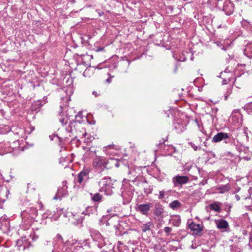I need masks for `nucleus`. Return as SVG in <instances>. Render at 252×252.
<instances>
[{
    "label": "nucleus",
    "mask_w": 252,
    "mask_h": 252,
    "mask_svg": "<svg viewBox=\"0 0 252 252\" xmlns=\"http://www.w3.org/2000/svg\"><path fill=\"white\" fill-rule=\"evenodd\" d=\"M114 158L106 159L104 157H96L94 158L93 162V165L96 169L99 170V172L101 173L104 169H109L112 166H109L110 162H115Z\"/></svg>",
    "instance_id": "nucleus-1"
},
{
    "label": "nucleus",
    "mask_w": 252,
    "mask_h": 252,
    "mask_svg": "<svg viewBox=\"0 0 252 252\" xmlns=\"http://www.w3.org/2000/svg\"><path fill=\"white\" fill-rule=\"evenodd\" d=\"M99 191L104 192L107 195H111L113 193L112 189L114 188L112 180L110 177H104L99 182Z\"/></svg>",
    "instance_id": "nucleus-2"
},
{
    "label": "nucleus",
    "mask_w": 252,
    "mask_h": 252,
    "mask_svg": "<svg viewBox=\"0 0 252 252\" xmlns=\"http://www.w3.org/2000/svg\"><path fill=\"white\" fill-rule=\"evenodd\" d=\"M223 141L225 144L229 143L231 142L230 135L227 133L219 132L212 138V142L218 143Z\"/></svg>",
    "instance_id": "nucleus-3"
},
{
    "label": "nucleus",
    "mask_w": 252,
    "mask_h": 252,
    "mask_svg": "<svg viewBox=\"0 0 252 252\" xmlns=\"http://www.w3.org/2000/svg\"><path fill=\"white\" fill-rule=\"evenodd\" d=\"M189 181V178L186 176L177 175L174 177L172 179V182L175 187L185 184L188 183Z\"/></svg>",
    "instance_id": "nucleus-4"
},
{
    "label": "nucleus",
    "mask_w": 252,
    "mask_h": 252,
    "mask_svg": "<svg viewBox=\"0 0 252 252\" xmlns=\"http://www.w3.org/2000/svg\"><path fill=\"white\" fill-rule=\"evenodd\" d=\"M152 207L151 203L147 204H140L137 206L136 210L137 211L140 212L142 215L147 216L148 212L150 210L151 208Z\"/></svg>",
    "instance_id": "nucleus-5"
},
{
    "label": "nucleus",
    "mask_w": 252,
    "mask_h": 252,
    "mask_svg": "<svg viewBox=\"0 0 252 252\" xmlns=\"http://www.w3.org/2000/svg\"><path fill=\"white\" fill-rule=\"evenodd\" d=\"M73 127H75L76 128H80L81 127V125L79 124H76V122H70L69 124L65 127V131L67 132V134L66 135L64 138H66L68 137L71 136V133L73 131Z\"/></svg>",
    "instance_id": "nucleus-6"
},
{
    "label": "nucleus",
    "mask_w": 252,
    "mask_h": 252,
    "mask_svg": "<svg viewBox=\"0 0 252 252\" xmlns=\"http://www.w3.org/2000/svg\"><path fill=\"white\" fill-rule=\"evenodd\" d=\"M189 228L195 235L199 234L203 230L202 225L199 224H196L194 222L190 223V224L189 225Z\"/></svg>",
    "instance_id": "nucleus-7"
},
{
    "label": "nucleus",
    "mask_w": 252,
    "mask_h": 252,
    "mask_svg": "<svg viewBox=\"0 0 252 252\" xmlns=\"http://www.w3.org/2000/svg\"><path fill=\"white\" fill-rule=\"evenodd\" d=\"M164 212V208L163 206L159 203H156L155 205V210L154 215L157 217H160L162 216Z\"/></svg>",
    "instance_id": "nucleus-8"
},
{
    "label": "nucleus",
    "mask_w": 252,
    "mask_h": 252,
    "mask_svg": "<svg viewBox=\"0 0 252 252\" xmlns=\"http://www.w3.org/2000/svg\"><path fill=\"white\" fill-rule=\"evenodd\" d=\"M72 223L75 225L81 224L83 221V218L77 214H72Z\"/></svg>",
    "instance_id": "nucleus-9"
},
{
    "label": "nucleus",
    "mask_w": 252,
    "mask_h": 252,
    "mask_svg": "<svg viewBox=\"0 0 252 252\" xmlns=\"http://www.w3.org/2000/svg\"><path fill=\"white\" fill-rule=\"evenodd\" d=\"M81 62L85 65H88L90 64L89 62L91 59H93V56H90L89 55H82L80 56Z\"/></svg>",
    "instance_id": "nucleus-10"
},
{
    "label": "nucleus",
    "mask_w": 252,
    "mask_h": 252,
    "mask_svg": "<svg viewBox=\"0 0 252 252\" xmlns=\"http://www.w3.org/2000/svg\"><path fill=\"white\" fill-rule=\"evenodd\" d=\"M217 227L219 229H227L229 227L228 222L224 220H220L217 222Z\"/></svg>",
    "instance_id": "nucleus-11"
},
{
    "label": "nucleus",
    "mask_w": 252,
    "mask_h": 252,
    "mask_svg": "<svg viewBox=\"0 0 252 252\" xmlns=\"http://www.w3.org/2000/svg\"><path fill=\"white\" fill-rule=\"evenodd\" d=\"M232 8V4L230 1H226L223 4V10L225 11L227 14L231 13V9Z\"/></svg>",
    "instance_id": "nucleus-12"
},
{
    "label": "nucleus",
    "mask_w": 252,
    "mask_h": 252,
    "mask_svg": "<svg viewBox=\"0 0 252 252\" xmlns=\"http://www.w3.org/2000/svg\"><path fill=\"white\" fill-rule=\"evenodd\" d=\"M220 204H221L219 202H215L214 203L209 205V207L210 209H211V210L216 212L220 213L221 211V208L220 206Z\"/></svg>",
    "instance_id": "nucleus-13"
},
{
    "label": "nucleus",
    "mask_w": 252,
    "mask_h": 252,
    "mask_svg": "<svg viewBox=\"0 0 252 252\" xmlns=\"http://www.w3.org/2000/svg\"><path fill=\"white\" fill-rule=\"evenodd\" d=\"M90 196L92 200L95 202H99L101 201L102 199V195L99 193H96L94 194L91 193Z\"/></svg>",
    "instance_id": "nucleus-14"
},
{
    "label": "nucleus",
    "mask_w": 252,
    "mask_h": 252,
    "mask_svg": "<svg viewBox=\"0 0 252 252\" xmlns=\"http://www.w3.org/2000/svg\"><path fill=\"white\" fill-rule=\"evenodd\" d=\"M92 236L94 238V239L98 241L99 242H101L103 239V236L98 231L94 232L92 234Z\"/></svg>",
    "instance_id": "nucleus-15"
},
{
    "label": "nucleus",
    "mask_w": 252,
    "mask_h": 252,
    "mask_svg": "<svg viewBox=\"0 0 252 252\" xmlns=\"http://www.w3.org/2000/svg\"><path fill=\"white\" fill-rule=\"evenodd\" d=\"M230 189L229 186L228 185H223L218 188V190L220 193H224L227 192Z\"/></svg>",
    "instance_id": "nucleus-16"
},
{
    "label": "nucleus",
    "mask_w": 252,
    "mask_h": 252,
    "mask_svg": "<svg viewBox=\"0 0 252 252\" xmlns=\"http://www.w3.org/2000/svg\"><path fill=\"white\" fill-rule=\"evenodd\" d=\"M67 187L62 188L58 189L57 193L59 195V198H61L65 195L67 192Z\"/></svg>",
    "instance_id": "nucleus-17"
},
{
    "label": "nucleus",
    "mask_w": 252,
    "mask_h": 252,
    "mask_svg": "<svg viewBox=\"0 0 252 252\" xmlns=\"http://www.w3.org/2000/svg\"><path fill=\"white\" fill-rule=\"evenodd\" d=\"M181 203L178 200H174L170 203L169 206L173 209H176L180 207Z\"/></svg>",
    "instance_id": "nucleus-18"
},
{
    "label": "nucleus",
    "mask_w": 252,
    "mask_h": 252,
    "mask_svg": "<svg viewBox=\"0 0 252 252\" xmlns=\"http://www.w3.org/2000/svg\"><path fill=\"white\" fill-rule=\"evenodd\" d=\"M83 116L82 113L79 112L75 116L76 124L80 125V123L83 121Z\"/></svg>",
    "instance_id": "nucleus-19"
},
{
    "label": "nucleus",
    "mask_w": 252,
    "mask_h": 252,
    "mask_svg": "<svg viewBox=\"0 0 252 252\" xmlns=\"http://www.w3.org/2000/svg\"><path fill=\"white\" fill-rule=\"evenodd\" d=\"M89 173V170L87 169H83L82 171H81L79 174L82 176V177L85 179L86 177L88 178V175Z\"/></svg>",
    "instance_id": "nucleus-20"
},
{
    "label": "nucleus",
    "mask_w": 252,
    "mask_h": 252,
    "mask_svg": "<svg viewBox=\"0 0 252 252\" xmlns=\"http://www.w3.org/2000/svg\"><path fill=\"white\" fill-rule=\"evenodd\" d=\"M151 225V222H150L145 223V224H144L142 226V231L146 232L147 230H150Z\"/></svg>",
    "instance_id": "nucleus-21"
},
{
    "label": "nucleus",
    "mask_w": 252,
    "mask_h": 252,
    "mask_svg": "<svg viewBox=\"0 0 252 252\" xmlns=\"http://www.w3.org/2000/svg\"><path fill=\"white\" fill-rule=\"evenodd\" d=\"M93 208L92 207L89 206L86 208L85 212H83L82 214H84L86 215H90L91 214H93Z\"/></svg>",
    "instance_id": "nucleus-22"
},
{
    "label": "nucleus",
    "mask_w": 252,
    "mask_h": 252,
    "mask_svg": "<svg viewBox=\"0 0 252 252\" xmlns=\"http://www.w3.org/2000/svg\"><path fill=\"white\" fill-rule=\"evenodd\" d=\"M60 122L62 124L63 126H64L65 125L68 123V119L66 118H60L59 119Z\"/></svg>",
    "instance_id": "nucleus-23"
},
{
    "label": "nucleus",
    "mask_w": 252,
    "mask_h": 252,
    "mask_svg": "<svg viewBox=\"0 0 252 252\" xmlns=\"http://www.w3.org/2000/svg\"><path fill=\"white\" fill-rule=\"evenodd\" d=\"M189 145L194 149V151H197L201 150V147L195 146L193 143L189 142Z\"/></svg>",
    "instance_id": "nucleus-24"
},
{
    "label": "nucleus",
    "mask_w": 252,
    "mask_h": 252,
    "mask_svg": "<svg viewBox=\"0 0 252 252\" xmlns=\"http://www.w3.org/2000/svg\"><path fill=\"white\" fill-rule=\"evenodd\" d=\"M172 230V228L169 227H165L164 228V231L168 235L171 232Z\"/></svg>",
    "instance_id": "nucleus-25"
},
{
    "label": "nucleus",
    "mask_w": 252,
    "mask_h": 252,
    "mask_svg": "<svg viewBox=\"0 0 252 252\" xmlns=\"http://www.w3.org/2000/svg\"><path fill=\"white\" fill-rule=\"evenodd\" d=\"M164 195H165V191H163V190L160 191L159 194L158 196V198L159 199H162L164 198Z\"/></svg>",
    "instance_id": "nucleus-26"
},
{
    "label": "nucleus",
    "mask_w": 252,
    "mask_h": 252,
    "mask_svg": "<svg viewBox=\"0 0 252 252\" xmlns=\"http://www.w3.org/2000/svg\"><path fill=\"white\" fill-rule=\"evenodd\" d=\"M174 222H173V225L178 226L181 223V220L178 219L177 220H173Z\"/></svg>",
    "instance_id": "nucleus-27"
},
{
    "label": "nucleus",
    "mask_w": 252,
    "mask_h": 252,
    "mask_svg": "<svg viewBox=\"0 0 252 252\" xmlns=\"http://www.w3.org/2000/svg\"><path fill=\"white\" fill-rule=\"evenodd\" d=\"M31 236L32 237V239L33 241H35L38 238V235H36L34 232L31 234Z\"/></svg>",
    "instance_id": "nucleus-28"
},
{
    "label": "nucleus",
    "mask_w": 252,
    "mask_h": 252,
    "mask_svg": "<svg viewBox=\"0 0 252 252\" xmlns=\"http://www.w3.org/2000/svg\"><path fill=\"white\" fill-rule=\"evenodd\" d=\"M249 245L252 248V231L250 234Z\"/></svg>",
    "instance_id": "nucleus-29"
},
{
    "label": "nucleus",
    "mask_w": 252,
    "mask_h": 252,
    "mask_svg": "<svg viewBox=\"0 0 252 252\" xmlns=\"http://www.w3.org/2000/svg\"><path fill=\"white\" fill-rule=\"evenodd\" d=\"M77 179V182L79 184H81L83 181L84 180L82 176H80L79 174L78 175Z\"/></svg>",
    "instance_id": "nucleus-30"
},
{
    "label": "nucleus",
    "mask_w": 252,
    "mask_h": 252,
    "mask_svg": "<svg viewBox=\"0 0 252 252\" xmlns=\"http://www.w3.org/2000/svg\"><path fill=\"white\" fill-rule=\"evenodd\" d=\"M174 128L178 130H180V131L182 130V128H181L180 125L178 123L174 124Z\"/></svg>",
    "instance_id": "nucleus-31"
},
{
    "label": "nucleus",
    "mask_w": 252,
    "mask_h": 252,
    "mask_svg": "<svg viewBox=\"0 0 252 252\" xmlns=\"http://www.w3.org/2000/svg\"><path fill=\"white\" fill-rule=\"evenodd\" d=\"M115 162H110V163L111 164V165H112V164H115V166H116L117 167H118L119 166V162L116 160L115 159Z\"/></svg>",
    "instance_id": "nucleus-32"
},
{
    "label": "nucleus",
    "mask_w": 252,
    "mask_h": 252,
    "mask_svg": "<svg viewBox=\"0 0 252 252\" xmlns=\"http://www.w3.org/2000/svg\"><path fill=\"white\" fill-rule=\"evenodd\" d=\"M248 127H245L244 128V133L245 134L246 136L247 137H248V133H247V131H248Z\"/></svg>",
    "instance_id": "nucleus-33"
},
{
    "label": "nucleus",
    "mask_w": 252,
    "mask_h": 252,
    "mask_svg": "<svg viewBox=\"0 0 252 252\" xmlns=\"http://www.w3.org/2000/svg\"><path fill=\"white\" fill-rule=\"evenodd\" d=\"M237 114L233 115L232 116V118H240L241 116L238 111H236Z\"/></svg>",
    "instance_id": "nucleus-34"
},
{
    "label": "nucleus",
    "mask_w": 252,
    "mask_h": 252,
    "mask_svg": "<svg viewBox=\"0 0 252 252\" xmlns=\"http://www.w3.org/2000/svg\"><path fill=\"white\" fill-rule=\"evenodd\" d=\"M113 77V76H110L108 79L106 80V82L108 83H110L112 82V78Z\"/></svg>",
    "instance_id": "nucleus-35"
},
{
    "label": "nucleus",
    "mask_w": 252,
    "mask_h": 252,
    "mask_svg": "<svg viewBox=\"0 0 252 252\" xmlns=\"http://www.w3.org/2000/svg\"><path fill=\"white\" fill-rule=\"evenodd\" d=\"M49 137L51 140H53L54 139V137H57L58 139H60V138L57 135H50L49 136Z\"/></svg>",
    "instance_id": "nucleus-36"
},
{
    "label": "nucleus",
    "mask_w": 252,
    "mask_h": 252,
    "mask_svg": "<svg viewBox=\"0 0 252 252\" xmlns=\"http://www.w3.org/2000/svg\"><path fill=\"white\" fill-rule=\"evenodd\" d=\"M22 240H18L17 241V245L19 246H21L22 245Z\"/></svg>",
    "instance_id": "nucleus-37"
},
{
    "label": "nucleus",
    "mask_w": 252,
    "mask_h": 252,
    "mask_svg": "<svg viewBox=\"0 0 252 252\" xmlns=\"http://www.w3.org/2000/svg\"><path fill=\"white\" fill-rule=\"evenodd\" d=\"M62 185H63V187L62 188H65V187H67L66 186V185H67V182L66 181H64L62 183Z\"/></svg>",
    "instance_id": "nucleus-38"
},
{
    "label": "nucleus",
    "mask_w": 252,
    "mask_h": 252,
    "mask_svg": "<svg viewBox=\"0 0 252 252\" xmlns=\"http://www.w3.org/2000/svg\"><path fill=\"white\" fill-rule=\"evenodd\" d=\"M93 94L94 95H95V96H96H96H97L98 95V94L96 92H95V91H94V92H93Z\"/></svg>",
    "instance_id": "nucleus-39"
},
{
    "label": "nucleus",
    "mask_w": 252,
    "mask_h": 252,
    "mask_svg": "<svg viewBox=\"0 0 252 252\" xmlns=\"http://www.w3.org/2000/svg\"><path fill=\"white\" fill-rule=\"evenodd\" d=\"M231 90H230V91H229V92H228V94H226V95H225V100H226V99H227V97H228V94H231Z\"/></svg>",
    "instance_id": "nucleus-40"
},
{
    "label": "nucleus",
    "mask_w": 252,
    "mask_h": 252,
    "mask_svg": "<svg viewBox=\"0 0 252 252\" xmlns=\"http://www.w3.org/2000/svg\"><path fill=\"white\" fill-rule=\"evenodd\" d=\"M235 197L237 200H239L240 199V197L238 195H236Z\"/></svg>",
    "instance_id": "nucleus-41"
},
{
    "label": "nucleus",
    "mask_w": 252,
    "mask_h": 252,
    "mask_svg": "<svg viewBox=\"0 0 252 252\" xmlns=\"http://www.w3.org/2000/svg\"><path fill=\"white\" fill-rule=\"evenodd\" d=\"M57 195H58V194H57V195H56L54 197V198H53V199H54V200H57V199H58V197ZM58 196H59V195H58Z\"/></svg>",
    "instance_id": "nucleus-42"
},
{
    "label": "nucleus",
    "mask_w": 252,
    "mask_h": 252,
    "mask_svg": "<svg viewBox=\"0 0 252 252\" xmlns=\"http://www.w3.org/2000/svg\"><path fill=\"white\" fill-rule=\"evenodd\" d=\"M227 83V80L224 79L223 80V84H226Z\"/></svg>",
    "instance_id": "nucleus-43"
},
{
    "label": "nucleus",
    "mask_w": 252,
    "mask_h": 252,
    "mask_svg": "<svg viewBox=\"0 0 252 252\" xmlns=\"http://www.w3.org/2000/svg\"><path fill=\"white\" fill-rule=\"evenodd\" d=\"M58 236L59 239H63V238L61 235H58Z\"/></svg>",
    "instance_id": "nucleus-44"
},
{
    "label": "nucleus",
    "mask_w": 252,
    "mask_h": 252,
    "mask_svg": "<svg viewBox=\"0 0 252 252\" xmlns=\"http://www.w3.org/2000/svg\"><path fill=\"white\" fill-rule=\"evenodd\" d=\"M33 211L35 212V214L37 213V210L35 209H33Z\"/></svg>",
    "instance_id": "nucleus-45"
},
{
    "label": "nucleus",
    "mask_w": 252,
    "mask_h": 252,
    "mask_svg": "<svg viewBox=\"0 0 252 252\" xmlns=\"http://www.w3.org/2000/svg\"><path fill=\"white\" fill-rule=\"evenodd\" d=\"M86 132L82 133L83 137H85L86 136Z\"/></svg>",
    "instance_id": "nucleus-46"
},
{
    "label": "nucleus",
    "mask_w": 252,
    "mask_h": 252,
    "mask_svg": "<svg viewBox=\"0 0 252 252\" xmlns=\"http://www.w3.org/2000/svg\"><path fill=\"white\" fill-rule=\"evenodd\" d=\"M245 158L247 160H249L250 159V158H248V157H245Z\"/></svg>",
    "instance_id": "nucleus-47"
},
{
    "label": "nucleus",
    "mask_w": 252,
    "mask_h": 252,
    "mask_svg": "<svg viewBox=\"0 0 252 252\" xmlns=\"http://www.w3.org/2000/svg\"><path fill=\"white\" fill-rule=\"evenodd\" d=\"M103 49V48H99V49H97V51H102V50Z\"/></svg>",
    "instance_id": "nucleus-48"
},
{
    "label": "nucleus",
    "mask_w": 252,
    "mask_h": 252,
    "mask_svg": "<svg viewBox=\"0 0 252 252\" xmlns=\"http://www.w3.org/2000/svg\"><path fill=\"white\" fill-rule=\"evenodd\" d=\"M247 49H248V48L245 49V50L244 51V54H245V52L247 51Z\"/></svg>",
    "instance_id": "nucleus-49"
},
{
    "label": "nucleus",
    "mask_w": 252,
    "mask_h": 252,
    "mask_svg": "<svg viewBox=\"0 0 252 252\" xmlns=\"http://www.w3.org/2000/svg\"><path fill=\"white\" fill-rule=\"evenodd\" d=\"M110 211H111V210H107V212H110Z\"/></svg>",
    "instance_id": "nucleus-50"
}]
</instances>
